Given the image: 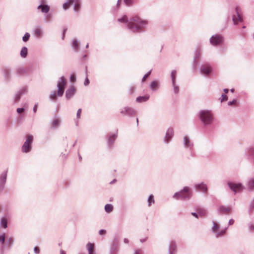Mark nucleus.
Wrapping results in <instances>:
<instances>
[{
	"instance_id": "f257e3e1",
	"label": "nucleus",
	"mask_w": 254,
	"mask_h": 254,
	"mask_svg": "<svg viewBox=\"0 0 254 254\" xmlns=\"http://www.w3.org/2000/svg\"><path fill=\"white\" fill-rule=\"evenodd\" d=\"M147 24V21L142 20L137 16L133 17L128 23V27L134 32H139L142 30Z\"/></svg>"
},
{
	"instance_id": "f03ea898",
	"label": "nucleus",
	"mask_w": 254,
	"mask_h": 254,
	"mask_svg": "<svg viewBox=\"0 0 254 254\" xmlns=\"http://www.w3.org/2000/svg\"><path fill=\"white\" fill-rule=\"evenodd\" d=\"M199 115V118L204 125H208L212 123L213 118L209 111L202 110L200 111Z\"/></svg>"
},
{
	"instance_id": "7ed1b4c3",
	"label": "nucleus",
	"mask_w": 254,
	"mask_h": 254,
	"mask_svg": "<svg viewBox=\"0 0 254 254\" xmlns=\"http://www.w3.org/2000/svg\"><path fill=\"white\" fill-rule=\"evenodd\" d=\"M190 189L188 187L184 188L183 190L180 192H176L174 194V197L177 199H189L191 196V193L189 192Z\"/></svg>"
},
{
	"instance_id": "20e7f679",
	"label": "nucleus",
	"mask_w": 254,
	"mask_h": 254,
	"mask_svg": "<svg viewBox=\"0 0 254 254\" xmlns=\"http://www.w3.org/2000/svg\"><path fill=\"white\" fill-rule=\"evenodd\" d=\"M224 37L222 35L215 34L210 37L209 42L211 45L216 47L222 45L224 42Z\"/></svg>"
},
{
	"instance_id": "39448f33",
	"label": "nucleus",
	"mask_w": 254,
	"mask_h": 254,
	"mask_svg": "<svg viewBox=\"0 0 254 254\" xmlns=\"http://www.w3.org/2000/svg\"><path fill=\"white\" fill-rule=\"evenodd\" d=\"M66 84V79L64 76H62L58 81V96L61 97L63 95Z\"/></svg>"
},
{
	"instance_id": "423d86ee",
	"label": "nucleus",
	"mask_w": 254,
	"mask_h": 254,
	"mask_svg": "<svg viewBox=\"0 0 254 254\" xmlns=\"http://www.w3.org/2000/svg\"><path fill=\"white\" fill-rule=\"evenodd\" d=\"M33 139V138L32 135H28L27 136V139L22 147V150L23 152L27 153L30 151Z\"/></svg>"
},
{
	"instance_id": "0eeeda50",
	"label": "nucleus",
	"mask_w": 254,
	"mask_h": 254,
	"mask_svg": "<svg viewBox=\"0 0 254 254\" xmlns=\"http://www.w3.org/2000/svg\"><path fill=\"white\" fill-rule=\"evenodd\" d=\"M228 185L230 189L233 191L235 193L241 191L244 189V187L241 183L228 182Z\"/></svg>"
},
{
	"instance_id": "6e6552de",
	"label": "nucleus",
	"mask_w": 254,
	"mask_h": 254,
	"mask_svg": "<svg viewBox=\"0 0 254 254\" xmlns=\"http://www.w3.org/2000/svg\"><path fill=\"white\" fill-rule=\"evenodd\" d=\"M176 71L174 70L171 72V78L172 80V84L173 87V92L174 94H177L179 92V87L176 83Z\"/></svg>"
},
{
	"instance_id": "1a4fd4ad",
	"label": "nucleus",
	"mask_w": 254,
	"mask_h": 254,
	"mask_svg": "<svg viewBox=\"0 0 254 254\" xmlns=\"http://www.w3.org/2000/svg\"><path fill=\"white\" fill-rule=\"evenodd\" d=\"M232 209V207L231 206L220 205L217 208V211L221 214L228 215L231 212Z\"/></svg>"
},
{
	"instance_id": "9d476101",
	"label": "nucleus",
	"mask_w": 254,
	"mask_h": 254,
	"mask_svg": "<svg viewBox=\"0 0 254 254\" xmlns=\"http://www.w3.org/2000/svg\"><path fill=\"white\" fill-rule=\"evenodd\" d=\"M235 11L237 16L236 17L235 15H233L232 20L234 24L236 25L238 24L239 21L242 22L243 21V19L241 14V10L238 6L236 7Z\"/></svg>"
},
{
	"instance_id": "9b49d317",
	"label": "nucleus",
	"mask_w": 254,
	"mask_h": 254,
	"mask_svg": "<svg viewBox=\"0 0 254 254\" xmlns=\"http://www.w3.org/2000/svg\"><path fill=\"white\" fill-rule=\"evenodd\" d=\"M174 135V130L172 128H169L166 133L164 138V141L167 143H168Z\"/></svg>"
},
{
	"instance_id": "f8f14e48",
	"label": "nucleus",
	"mask_w": 254,
	"mask_h": 254,
	"mask_svg": "<svg viewBox=\"0 0 254 254\" xmlns=\"http://www.w3.org/2000/svg\"><path fill=\"white\" fill-rule=\"evenodd\" d=\"M26 91L27 88L26 87H23L20 89L14 97V102H18L21 98V96L24 94L26 92Z\"/></svg>"
},
{
	"instance_id": "ddd939ff",
	"label": "nucleus",
	"mask_w": 254,
	"mask_h": 254,
	"mask_svg": "<svg viewBox=\"0 0 254 254\" xmlns=\"http://www.w3.org/2000/svg\"><path fill=\"white\" fill-rule=\"evenodd\" d=\"M211 71L212 69L209 64H203L200 67L201 73L205 75L209 74Z\"/></svg>"
},
{
	"instance_id": "4468645a",
	"label": "nucleus",
	"mask_w": 254,
	"mask_h": 254,
	"mask_svg": "<svg viewBox=\"0 0 254 254\" xmlns=\"http://www.w3.org/2000/svg\"><path fill=\"white\" fill-rule=\"evenodd\" d=\"M76 89L73 86L67 89L65 92V97L67 99H70L75 94Z\"/></svg>"
},
{
	"instance_id": "2eb2a0df",
	"label": "nucleus",
	"mask_w": 254,
	"mask_h": 254,
	"mask_svg": "<svg viewBox=\"0 0 254 254\" xmlns=\"http://www.w3.org/2000/svg\"><path fill=\"white\" fill-rule=\"evenodd\" d=\"M7 171L6 170L1 174L0 178V189H3L4 185L6 182Z\"/></svg>"
},
{
	"instance_id": "dca6fc26",
	"label": "nucleus",
	"mask_w": 254,
	"mask_h": 254,
	"mask_svg": "<svg viewBox=\"0 0 254 254\" xmlns=\"http://www.w3.org/2000/svg\"><path fill=\"white\" fill-rule=\"evenodd\" d=\"M194 187L198 190L203 191L204 193L206 192L207 191V187L206 185L203 183L195 184Z\"/></svg>"
},
{
	"instance_id": "f3484780",
	"label": "nucleus",
	"mask_w": 254,
	"mask_h": 254,
	"mask_svg": "<svg viewBox=\"0 0 254 254\" xmlns=\"http://www.w3.org/2000/svg\"><path fill=\"white\" fill-rule=\"evenodd\" d=\"M121 113L124 115L131 116L135 114V111L131 108L125 107L121 111Z\"/></svg>"
},
{
	"instance_id": "a211bd4d",
	"label": "nucleus",
	"mask_w": 254,
	"mask_h": 254,
	"mask_svg": "<svg viewBox=\"0 0 254 254\" xmlns=\"http://www.w3.org/2000/svg\"><path fill=\"white\" fill-rule=\"evenodd\" d=\"M176 248V244L173 242H171L169 248V254H173V253L175 252Z\"/></svg>"
},
{
	"instance_id": "6ab92c4d",
	"label": "nucleus",
	"mask_w": 254,
	"mask_h": 254,
	"mask_svg": "<svg viewBox=\"0 0 254 254\" xmlns=\"http://www.w3.org/2000/svg\"><path fill=\"white\" fill-rule=\"evenodd\" d=\"M248 187L250 190H254V178H250L248 182Z\"/></svg>"
},
{
	"instance_id": "aec40b11",
	"label": "nucleus",
	"mask_w": 254,
	"mask_h": 254,
	"mask_svg": "<svg viewBox=\"0 0 254 254\" xmlns=\"http://www.w3.org/2000/svg\"><path fill=\"white\" fill-rule=\"evenodd\" d=\"M88 252V254H95L94 252V244L91 243H88L86 246Z\"/></svg>"
},
{
	"instance_id": "412c9836",
	"label": "nucleus",
	"mask_w": 254,
	"mask_h": 254,
	"mask_svg": "<svg viewBox=\"0 0 254 254\" xmlns=\"http://www.w3.org/2000/svg\"><path fill=\"white\" fill-rule=\"evenodd\" d=\"M38 9H41L43 12L47 13L49 11L50 7L47 5L41 4L38 7Z\"/></svg>"
},
{
	"instance_id": "4be33fe9",
	"label": "nucleus",
	"mask_w": 254,
	"mask_h": 254,
	"mask_svg": "<svg viewBox=\"0 0 254 254\" xmlns=\"http://www.w3.org/2000/svg\"><path fill=\"white\" fill-rule=\"evenodd\" d=\"M184 144L185 147H190L192 145V144L189 140V139L188 137L185 136L184 137Z\"/></svg>"
},
{
	"instance_id": "5701e85b",
	"label": "nucleus",
	"mask_w": 254,
	"mask_h": 254,
	"mask_svg": "<svg viewBox=\"0 0 254 254\" xmlns=\"http://www.w3.org/2000/svg\"><path fill=\"white\" fill-rule=\"evenodd\" d=\"M148 98L149 96L147 95L143 96H139L136 98V101L137 102L141 103L147 101L148 99Z\"/></svg>"
},
{
	"instance_id": "b1692460",
	"label": "nucleus",
	"mask_w": 254,
	"mask_h": 254,
	"mask_svg": "<svg viewBox=\"0 0 254 254\" xmlns=\"http://www.w3.org/2000/svg\"><path fill=\"white\" fill-rule=\"evenodd\" d=\"M117 137V134H114L112 135H110L108 139V144L109 146L111 145L114 141L115 140L116 138Z\"/></svg>"
},
{
	"instance_id": "393cba45",
	"label": "nucleus",
	"mask_w": 254,
	"mask_h": 254,
	"mask_svg": "<svg viewBox=\"0 0 254 254\" xmlns=\"http://www.w3.org/2000/svg\"><path fill=\"white\" fill-rule=\"evenodd\" d=\"M61 124V120L59 119H55L52 122V127L54 128L59 127Z\"/></svg>"
},
{
	"instance_id": "a878e982",
	"label": "nucleus",
	"mask_w": 254,
	"mask_h": 254,
	"mask_svg": "<svg viewBox=\"0 0 254 254\" xmlns=\"http://www.w3.org/2000/svg\"><path fill=\"white\" fill-rule=\"evenodd\" d=\"M197 213L199 216H204L207 214V211L204 208H198L197 209Z\"/></svg>"
},
{
	"instance_id": "bb28decb",
	"label": "nucleus",
	"mask_w": 254,
	"mask_h": 254,
	"mask_svg": "<svg viewBox=\"0 0 254 254\" xmlns=\"http://www.w3.org/2000/svg\"><path fill=\"white\" fill-rule=\"evenodd\" d=\"M201 56V52L200 50L199 49H197L195 52V56H194V60L193 64H196L197 62L195 61V60L197 59H199Z\"/></svg>"
},
{
	"instance_id": "cd10ccee",
	"label": "nucleus",
	"mask_w": 254,
	"mask_h": 254,
	"mask_svg": "<svg viewBox=\"0 0 254 254\" xmlns=\"http://www.w3.org/2000/svg\"><path fill=\"white\" fill-rule=\"evenodd\" d=\"M213 227H212V232L216 233V231L219 229V225L215 222L213 221Z\"/></svg>"
},
{
	"instance_id": "c85d7f7f",
	"label": "nucleus",
	"mask_w": 254,
	"mask_h": 254,
	"mask_svg": "<svg viewBox=\"0 0 254 254\" xmlns=\"http://www.w3.org/2000/svg\"><path fill=\"white\" fill-rule=\"evenodd\" d=\"M73 2L74 0H68V2L63 4L64 9L65 10L68 9L70 5L73 3Z\"/></svg>"
},
{
	"instance_id": "c756f323",
	"label": "nucleus",
	"mask_w": 254,
	"mask_h": 254,
	"mask_svg": "<svg viewBox=\"0 0 254 254\" xmlns=\"http://www.w3.org/2000/svg\"><path fill=\"white\" fill-rule=\"evenodd\" d=\"M105 210L107 212L110 213L113 211V206L112 204H107L105 206Z\"/></svg>"
},
{
	"instance_id": "7c9ffc66",
	"label": "nucleus",
	"mask_w": 254,
	"mask_h": 254,
	"mask_svg": "<svg viewBox=\"0 0 254 254\" xmlns=\"http://www.w3.org/2000/svg\"><path fill=\"white\" fill-rule=\"evenodd\" d=\"M227 230V228H226L225 229L220 231L219 232H216L215 233V237L216 238H219L223 236L224 234L226 232V231Z\"/></svg>"
},
{
	"instance_id": "2f4dec72",
	"label": "nucleus",
	"mask_w": 254,
	"mask_h": 254,
	"mask_svg": "<svg viewBox=\"0 0 254 254\" xmlns=\"http://www.w3.org/2000/svg\"><path fill=\"white\" fill-rule=\"evenodd\" d=\"M34 33H35V35L38 37H41L42 35V32L41 29L38 27L36 28L35 29Z\"/></svg>"
},
{
	"instance_id": "473e14b6",
	"label": "nucleus",
	"mask_w": 254,
	"mask_h": 254,
	"mask_svg": "<svg viewBox=\"0 0 254 254\" xmlns=\"http://www.w3.org/2000/svg\"><path fill=\"white\" fill-rule=\"evenodd\" d=\"M27 54V49L26 47H23L22 48L20 52V55L22 57L25 58Z\"/></svg>"
},
{
	"instance_id": "72a5a7b5",
	"label": "nucleus",
	"mask_w": 254,
	"mask_h": 254,
	"mask_svg": "<svg viewBox=\"0 0 254 254\" xmlns=\"http://www.w3.org/2000/svg\"><path fill=\"white\" fill-rule=\"evenodd\" d=\"M148 203L149 206H150L152 204V203H154V196L153 195L151 194L149 196L148 199Z\"/></svg>"
},
{
	"instance_id": "f704fd0d",
	"label": "nucleus",
	"mask_w": 254,
	"mask_h": 254,
	"mask_svg": "<svg viewBox=\"0 0 254 254\" xmlns=\"http://www.w3.org/2000/svg\"><path fill=\"white\" fill-rule=\"evenodd\" d=\"M50 99L52 100H56L57 99L56 91H53L50 96Z\"/></svg>"
},
{
	"instance_id": "c9c22d12",
	"label": "nucleus",
	"mask_w": 254,
	"mask_h": 254,
	"mask_svg": "<svg viewBox=\"0 0 254 254\" xmlns=\"http://www.w3.org/2000/svg\"><path fill=\"white\" fill-rule=\"evenodd\" d=\"M1 224L3 228H6L7 227V220L5 218H2L1 221Z\"/></svg>"
},
{
	"instance_id": "e433bc0d",
	"label": "nucleus",
	"mask_w": 254,
	"mask_h": 254,
	"mask_svg": "<svg viewBox=\"0 0 254 254\" xmlns=\"http://www.w3.org/2000/svg\"><path fill=\"white\" fill-rule=\"evenodd\" d=\"M80 8V4L79 2H77L74 6V10L75 11L78 12Z\"/></svg>"
},
{
	"instance_id": "4c0bfd02",
	"label": "nucleus",
	"mask_w": 254,
	"mask_h": 254,
	"mask_svg": "<svg viewBox=\"0 0 254 254\" xmlns=\"http://www.w3.org/2000/svg\"><path fill=\"white\" fill-rule=\"evenodd\" d=\"M157 86V82L156 81H153L150 84V88L152 90H154Z\"/></svg>"
},
{
	"instance_id": "58836bf2",
	"label": "nucleus",
	"mask_w": 254,
	"mask_h": 254,
	"mask_svg": "<svg viewBox=\"0 0 254 254\" xmlns=\"http://www.w3.org/2000/svg\"><path fill=\"white\" fill-rule=\"evenodd\" d=\"M118 20L121 22H127V17L126 15H124L122 18H119Z\"/></svg>"
},
{
	"instance_id": "ea45409f",
	"label": "nucleus",
	"mask_w": 254,
	"mask_h": 254,
	"mask_svg": "<svg viewBox=\"0 0 254 254\" xmlns=\"http://www.w3.org/2000/svg\"><path fill=\"white\" fill-rule=\"evenodd\" d=\"M30 37V34L28 33H26L24 36L23 37V40L24 42H27Z\"/></svg>"
},
{
	"instance_id": "a19ab883",
	"label": "nucleus",
	"mask_w": 254,
	"mask_h": 254,
	"mask_svg": "<svg viewBox=\"0 0 254 254\" xmlns=\"http://www.w3.org/2000/svg\"><path fill=\"white\" fill-rule=\"evenodd\" d=\"M78 42L77 40H74L72 42V46L74 47V49H77L78 47Z\"/></svg>"
},
{
	"instance_id": "79ce46f5",
	"label": "nucleus",
	"mask_w": 254,
	"mask_h": 254,
	"mask_svg": "<svg viewBox=\"0 0 254 254\" xmlns=\"http://www.w3.org/2000/svg\"><path fill=\"white\" fill-rule=\"evenodd\" d=\"M17 72L20 74H24V73H26L27 72V70L24 69V68H20L18 69L17 70Z\"/></svg>"
},
{
	"instance_id": "37998d69",
	"label": "nucleus",
	"mask_w": 254,
	"mask_h": 254,
	"mask_svg": "<svg viewBox=\"0 0 254 254\" xmlns=\"http://www.w3.org/2000/svg\"><path fill=\"white\" fill-rule=\"evenodd\" d=\"M5 234H3L0 235V242H1L2 244H3L5 241Z\"/></svg>"
},
{
	"instance_id": "c03bdc74",
	"label": "nucleus",
	"mask_w": 254,
	"mask_h": 254,
	"mask_svg": "<svg viewBox=\"0 0 254 254\" xmlns=\"http://www.w3.org/2000/svg\"><path fill=\"white\" fill-rule=\"evenodd\" d=\"M228 97L226 95L223 94L222 95L221 98H220L221 102H223L224 100H227Z\"/></svg>"
},
{
	"instance_id": "a18cd8bd",
	"label": "nucleus",
	"mask_w": 254,
	"mask_h": 254,
	"mask_svg": "<svg viewBox=\"0 0 254 254\" xmlns=\"http://www.w3.org/2000/svg\"><path fill=\"white\" fill-rule=\"evenodd\" d=\"M151 73V71H148L147 73H146L143 77L142 79V82H144L146 79L147 78V77L150 75Z\"/></svg>"
},
{
	"instance_id": "49530a36",
	"label": "nucleus",
	"mask_w": 254,
	"mask_h": 254,
	"mask_svg": "<svg viewBox=\"0 0 254 254\" xmlns=\"http://www.w3.org/2000/svg\"><path fill=\"white\" fill-rule=\"evenodd\" d=\"M249 228L250 231L254 232V223H251L249 224Z\"/></svg>"
},
{
	"instance_id": "de8ad7c7",
	"label": "nucleus",
	"mask_w": 254,
	"mask_h": 254,
	"mask_svg": "<svg viewBox=\"0 0 254 254\" xmlns=\"http://www.w3.org/2000/svg\"><path fill=\"white\" fill-rule=\"evenodd\" d=\"M70 80L71 81V82H74L76 80V77H75V76L74 74H72L70 75Z\"/></svg>"
},
{
	"instance_id": "09e8293b",
	"label": "nucleus",
	"mask_w": 254,
	"mask_h": 254,
	"mask_svg": "<svg viewBox=\"0 0 254 254\" xmlns=\"http://www.w3.org/2000/svg\"><path fill=\"white\" fill-rule=\"evenodd\" d=\"M249 208L250 210H252L254 208V199L253 200V201L251 202L249 205Z\"/></svg>"
},
{
	"instance_id": "8fccbe9b",
	"label": "nucleus",
	"mask_w": 254,
	"mask_h": 254,
	"mask_svg": "<svg viewBox=\"0 0 254 254\" xmlns=\"http://www.w3.org/2000/svg\"><path fill=\"white\" fill-rule=\"evenodd\" d=\"M16 111L18 114H20L24 111V109L23 108H19L17 109Z\"/></svg>"
},
{
	"instance_id": "3c124183",
	"label": "nucleus",
	"mask_w": 254,
	"mask_h": 254,
	"mask_svg": "<svg viewBox=\"0 0 254 254\" xmlns=\"http://www.w3.org/2000/svg\"><path fill=\"white\" fill-rule=\"evenodd\" d=\"M134 254H143V252L141 249H137L135 251Z\"/></svg>"
},
{
	"instance_id": "603ef678",
	"label": "nucleus",
	"mask_w": 254,
	"mask_h": 254,
	"mask_svg": "<svg viewBox=\"0 0 254 254\" xmlns=\"http://www.w3.org/2000/svg\"><path fill=\"white\" fill-rule=\"evenodd\" d=\"M124 1L127 5H130L132 4V0H124Z\"/></svg>"
},
{
	"instance_id": "864d4df0",
	"label": "nucleus",
	"mask_w": 254,
	"mask_h": 254,
	"mask_svg": "<svg viewBox=\"0 0 254 254\" xmlns=\"http://www.w3.org/2000/svg\"><path fill=\"white\" fill-rule=\"evenodd\" d=\"M7 243L9 244V246H10L12 244V243L13 242V238H9L8 239V240H7Z\"/></svg>"
},
{
	"instance_id": "5fc2aeb1",
	"label": "nucleus",
	"mask_w": 254,
	"mask_h": 254,
	"mask_svg": "<svg viewBox=\"0 0 254 254\" xmlns=\"http://www.w3.org/2000/svg\"><path fill=\"white\" fill-rule=\"evenodd\" d=\"M81 113V109H79L76 114V117L78 119L80 118V114Z\"/></svg>"
},
{
	"instance_id": "6e6d98bb",
	"label": "nucleus",
	"mask_w": 254,
	"mask_h": 254,
	"mask_svg": "<svg viewBox=\"0 0 254 254\" xmlns=\"http://www.w3.org/2000/svg\"><path fill=\"white\" fill-rule=\"evenodd\" d=\"M236 101L237 100H235V99H234L233 101H229L228 103V105L229 106H231V105H232L234 104H235L236 103Z\"/></svg>"
},
{
	"instance_id": "4d7b16f0",
	"label": "nucleus",
	"mask_w": 254,
	"mask_h": 254,
	"mask_svg": "<svg viewBox=\"0 0 254 254\" xmlns=\"http://www.w3.org/2000/svg\"><path fill=\"white\" fill-rule=\"evenodd\" d=\"M89 80L88 77H86V79H85V80L84 81V84L85 86H87V85H88L89 84Z\"/></svg>"
},
{
	"instance_id": "13d9d810",
	"label": "nucleus",
	"mask_w": 254,
	"mask_h": 254,
	"mask_svg": "<svg viewBox=\"0 0 254 254\" xmlns=\"http://www.w3.org/2000/svg\"><path fill=\"white\" fill-rule=\"evenodd\" d=\"M34 251L36 254H38L40 252V250L37 247L34 248Z\"/></svg>"
},
{
	"instance_id": "bf43d9fd",
	"label": "nucleus",
	"mask_w": 254,
	"mask_h": 254,
	"mask_svg": "<svg viewBox=\"0 0 254 254\" xmlns=\"http://www.w3.org/2000/svg\"><path fill=\"white\" fill-rule=\"evenodd\" d=\"M234 223V220L232 219H231L229 220V225H233Z\"/></svg>"
},
{
	"instance_id": "052dcab7",
	"label": "nucleus",
	"mask_w": 254,
	"mask_h": 254,
	"mask_svg": "<svg viewBox=\"0 0 254 254\" xmlns=\"http://www.w3.org/2000/svg\"><path fill=\"white\" fill-rule=\"evenodd\" d=\"M37 107H38V105L37 104H35L34 106V108H33V112L34 113H36V111H37Z\"/></svg>"
},
{
	"instance_id": "680f3d73",
	"label": "nucleus",
	"mask_w": 254,
	"mask_h": 254,
	"mask_svg": "<svg viewBox=\"0 0 254 254\" xmlns=\"http://www.w3.org/2000/svg\"><path fill=\"white\" fill-rule=\"evenodd\" d=\"M191 214H192V215H193V216H194L196 218H198V213L192 212Z\"/></svg>"
},
{
	"instance_id": "e2e57ef3",
	"label": "nucleus",
	"mask_w": 254,
	"mask_h": 254,
	"mask_svg": "<svg viewBox=\"0 0 254 254\" xmlns=\"http://www.w3.org/2000/svg\"><path fill=\"white\" fill-rule=\"evenodd\" d=\"M105 232H106V231H105V230H100L99 231V234H100V235H102V234H105Z\"/></svg>"
},
{
	"instance_id": "0e129e2a",
	"label": "nucleus",
	"mask_w": 254,
	"mask_h": 254,
	"mask_svg": "<svg viewBox=\"0 0 254 254\" xmlns=\"http://www.w3.org/2000/svg\"><path fill=\"white\" fill-rule=\"evenodd\" d=\"M134 89L133 87H132L130 89V94H132L133 92Z\"/></svg>"
},
{
	"instance_id": "69168bd1",
	"label": "nucleus",
	"mask_w": 254,
	"mask_h": 254,
	"mask_svg": "<svg viewBox=\"0 0 254 254\" xmlns=\"http://www.w3.org/2000/svg\"><path fill=\"white\" fill-rule=\"evenodd\" d=\"M146 239H147V237L143 239H141L140 240V241L141 243H143L146 241Z\"/></svg>"
},
{
	"instance_id": "338daca9",
	"label": "nucleus",
	"mask_w": 254,
	"mask_h": 254,
	"mask_svg": "<svg viewBox=\"0 0 254 254\" xmlns=\"http://www.w3.org/2000/svg\"><path fill=\"white\" fill-rule=\"evenodd\" d=\"M121 3V0H118L117 3V6L119 7Z\"/></svg>"
},
{
	"instance_id": "774afa93",
	"label": "nucleus",
	"mask_w": 254,
	"mask_h": 254,
	"mask_svg": "<svg viewBox=\"0 0 254 254\" xmlns=\"http://www.w3.org/2000/svg\"><path fill=\"white\" fill-rule=\"evenodd\" d=\"M124 242H125V243H128V239H127L125 238V239H124Z\"/></svg>"
}]
</instances>
